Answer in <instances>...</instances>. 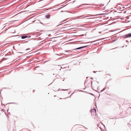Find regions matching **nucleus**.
Masks as SVG:
<instances>
[{"mask_svg":"<svg viewBox=\"0 0 131 131\" xmlns=\"http://www.w3.org/2000/svg\"><path fill=\"white\" fill-rule=\"evenodd\" d=\"M31 36H28L27 34H26L25 35H23L20 37H21V38L22 39H24L26 38H28V37H29V38Z\"/></svg>","mask_w":131,"mask_h":131,"instance_id":"obj_1","label":"nucleus"},{"mask_svg":"<svg viewBox=\"0 0 131 131\" xmlns=\"http://www.w3.org/2000/svg\"><path fill=\"white\" fill-rule=\"evenodd\" d=\"M124 37H126V38L131 37V33L125 35Z\"/></svg>","mask_w":131,"mask_h":131,"instance_id":"obj_2","label":"nucleus"},{"mask_svg":"<svg viewBox=\"0 0 131 131\" xmlns=\"http://www.w3.org/2000/svg\"><path fill=\"white\" fill-rule=\"evenodd\" d=\"M87 47V46H82V47H78L75 49H74L73 50H76L79 49H82L83 48H84L86 47Z\"/></svg>","mask_w":131,"mask_h":131,"instance_id":"obj_3","label":"nucleus"},{"mask_svg":"<svg viewBox=\"0 0 131 131\" xmlns=\"http://www.w3.org/2000/svg\"><path fill=\"white\" fill-rule=\"evenodd\" d=\"M96 112V110L95 108H94L92 110H91V113L92 114V113H93L94 112L95 113ZM93 114H94L93 113Z\"/></svg>","mask_w":131,"mask_h":131,"instance_id":"obj_4","label":"nucleus"},{"mask_svg":"<svg viewBox=\"0 0 131 131\" xmlns=\"http://www.w3.org/2000/svg\"><path fill=\"white\" fill-rule=\"evenodd\" d=\"M50 17V15L49 14H47L45 15V17L47 19H49Z\"/></svg>","mask_w":131,"mask_h":131,"instance_id":"obj_5","label":"nucleus"},{"mask_svg":"<svg viewBox=\"0 0 131 131\" xmlns=\"http://www.w3.org/2000/svg\"><path fill=\"white\" fill-rule=\"evenodd\" d=\"M28 42V41H26L25 42L23 43L21 42V43H20V44H19L18 45H19H19H21V46H23V45L24 43H26V42Z\"/></svg>","mask_w":131,"mask_h":131,"instance_id":"obj_6","label":"nucleus"},{"mask_svg":"<svg viewBox=\"0 0 131 131\" xmlns=\"http://www.w3.org/2000/svg\"><path fill=\"white\" fill-rule=\"evenodd\" d=\"M69 21H67L66 22H65V23H63V24H64V25H67L68 24H69Z\"/></svg>","mask_w":131,"mask_h":131,"instance_id":"obj_7","label":"nucleus"},{"mask_svg":"<svg viewBox=\"0 0 131 131\" xmlns=\"http://www.w3.org/2000/svg\"><path fill=\"white\" fill-rule=\"evenodd\" d=\"M63 54H64L63 53H60L59 54H56V55H59V56H60V55H63Z\"/></svg>","mask_w":131,"mask_h":131,"instance_id":"obj_8","label":"nucleus"},{"mask_svg":"<svg viewBox=\"0 0 131 131\" xmlns=\"http://www.w3.org/2000/svg\"><path fill=\"white\" fill-rule=\"evenodd\" d=\"M124 36H125V35H124V36H121V38H126V37H124Z\"/></svg>","mask_w":131,"mask_h":131,"instance_id":"obj_9","label":"nucleus"},{"mask_svg":"<svg viewBox=\"0 0 131 131\" xmlns=\"http://www.w3.org/2000/svg\"><path fill=\"white\" fill-rule=\"evenodd\" d=\"M105 89H106L105 88H104L103 90H101V92H102L103 91H104Z\"/></svg>","mask_w":131,"mask_h":131,"instance_id":"obj_10","label":"nucleus"},{"mask_svg":"<svg viewBox=\"0 0 131 131\" xmlns=\"http://www.w3.org/2000/svg\"><path fill=\"white\" fill-rule=\"evenodd\" d=\"M15 104V103L11 102V103H8L7 104Z\"/></svg>","mask_w":131,"mask_h":131,"instance_id":"obj_11","label":"nucleus"},{"mask_svg":"<svg viewBox=\"0 0 131 131\" xmlns=\"http://www.w3.org/2000/svg\"><path fill=\"white\" fill-rule=\"evenodd\" d=\"M104 14H100L99 15H104Z\"/></svg>","mask_w":131,"mask_h":131,"instance_id":"obj_12","label":"nucleus"},{"mask_svg":"<svg viewBox=\"0 0 131 131\" xmlns=\"http://www.w3.org/2000/svg\"><path fill=\"white\" fill-rule=\"evenodd\" d=\"M71 51V50H66V51H65L66 52H68V51Z\"/></svg>","mask_w":131,"mask_h":131,"instance_id":"obj_13","label":"nucleus"},{"mask_svg":"<svg viewBox=\"0 0 131 131\" xmlns=\"http://www.w3.org/2000/svg\"><path fill=\"white\" fill-rule=\"evenodd\" d=\"M83 15H82L79 17H83Z\"/></svg>","mask_w":131,"mask_h":131,"instance_id":"obj_14","label":"nucleus"},{"mask_svg":"<svg viewBox=\"0 0 131 131\" xmlns=\"http://www.w3.org/2000/svg\"><path fill=\"white\" fill-rule=\"evenodd\" d=\"M78 91H80V92H83V91H82V90H77ZM84 92H85V91H84Z\"/></svg>","mask_w":131,"mask_h":131,"instance_id":"obj_15","label":"nucleus"},{"mask_svg":"<svg viewBox=\"0 0 131 131\" xmlns=\"http://www.w3.org/2000/svg\"><path fill=\"white\" fill-rule=\"evenodd\" d=\"M90 94L91 95H94L93 94H92V93H90Z\"/></svg>","mask_w":131,"mask_h":131,"instance_id":"obj_16","label":"nucleus"},{"mask_svg":"<svg viewBox=\"0 0 131 131\" xmlns=\"http://www.w3.org/2000/svg\"><path fill=\"white\" fill-rule=\"evenodd\" d=\"M89 16H85L84 17H83V18H85V17H89Z\"/></svg>","mask_w":131,"mask_h":131,"instance_id":"obj_17","label":"nucleus"},{"mask_svg":"<svg viewBox=\"0 0 131 131\" xmlns=\"http://www.w3.org/2000/svg\"><path fill=\"white\" fill-rule=\"evenodd\" d=\"M68 90V89H64V90H63V91H66V90Z\"/></svg>","mask_w":131,"mask_h":131,"instance_id":"obj_18","label":"nucleus"},{"mask_svg":"<svg viewBox=\"0 0 131 131\" xmlns=\"http://www.w3.org/2000/svg\"><path fill=\"white\" fill-rule=\"evenodd\" d=\"M30 49H26V50H30Z\"/></svg>","mask_w":131,"mask_h":131,"instance_id":"obj_19","label":"nucleus"},{"mask_svg":"<svg viewBox=\"0 0 131 131\" xmlns=\"http://www.w3.org/2000/svg\"><path fill=\"white\" fill-rule=\"evenodd\" d=\"M93 73H95L96 72H95V71H93Z\"/></svg>","mask_w":131,"mask_h":131,"instance_id":"obj_20","label":"nucleus"},{"mask_svg":"<svg viewBox=\"0 0 131 131\" xmlns=\"http://www.w3.org/2000/svg\"><path fill=\"white\" fill-rule=\"evenodd\" d=\"M93 78H91V79L92 80H93Z\"/></svg>","mask_w":131,"mask_h":131,"instance_id":"obj_21","label":"nucleus"},{"mask_svg":"<svg viewBox=\"0 0 131 131\" xmlns=\"http://www.w3.org/2000/svg\"><path fill=\"white\" fill-rule=\"evenodd\" d=\"M6 26H5L4 27V28H3V29H4V28H5V27H6Z\"/></svg>","mask_w":131,"mask_h":131,"instance_id":"obj_22","label":"nucleus"},{"mask_svg":"<svg viewBox=\"0 0 131 131\" xmlns=\"http://www.w3.org/2000/svg\"><path fill=\"white\" fill-rule=\"evenodd\" d=\"M71 26H68V27H71Z\"/></svg>","mask_w":131,"mask_h":131,"instance_id":"obj_23","label":"nucleus"},{"mask_svg":"<svg viewBox=\"0 0 131 131\" xmlns=\"http://www.w3.org/2000/svg\"><path fill=\"white\" fill-rule=\"evenodd\" d=\"M126 42H128V41L127 40H126Z\"/></svg>","mask_w":131,"mask_h":131,"instance_id":"obj_24","label":"nucleus"},{"mask_svg":"<svg viewBox=\"0 0 131 131\" xmlns=\"http://www.w3.org/2000/svg\"><path fill=\"white\" fill-rule=\"evenodd\" d=\"M117 48V47L115 48H114V49H116V48Z\"/></svg>","mask_w":131,"mask_h":131,"instance_id":"obj_25","label":"nucleus"},{"mask_svg":"<svg viewBox=\"0 0 131 131\" xmlns=\"http://www.w3.org/2000/svg\"><path fill=\"white\" fill-rule=\"evenodd\" d=\"M63 57V56H62V57H59V58H61V57Z\"/></svg>","mask_w":131,"mask_h":131,"instance_id":"obj_26","label":"nucleus"},{"mask_svg":"<svg viewBox=\"0 0 131 131\" xmlns=\"http://www.w3.org/2000/svg\"><path fill=\"white\" fill-rule=\"evenodd\" d=\"M63 12V11H62H62H61V12Z\"/></svg>","mask_w":131,"mask_h":131,"instance_id":"obj_27","label":"nucleus"},{"mask_svg":"<svg viewBox=\"0 0 131 131\" xmlns=\"http://www.w3.org/2000/svg\"><path fill=\"white\" fill-rule=\"evenodd\" d=\"M68 29H71L69 28H68Z\"/></svg>","mask_w":131,"mask_h":131,"instance_id":"obj_28","label":"nucleus"},{"mask_svg":"<svg viewBox=\"0 0 131 131\" xmlns=\"http://www.w3.org/2000/svg\"><path fill=\"white\" fill-rule=\"evenodd\" d=\"M19 53H22V52H20Z\"/></svg>","mask_w":131,"mask_h":131,"instance_id":"obj_29","label":"nucleus"},{"mask_svg":"<svg viewBox=\"0 0 131 131\" xmlns=\"http://www.w3.org/2000/svg\"><path fill=\"white\" fill-rule=\"evenodd\" d=\"M103 39H101L100 40H102Z\"/></svg>","mask_w":131,"mask_h":131,"instance_id":"obj_30","label":"nucleus"},{"mask_svg":"<svg viewBox=\"0 0 131 131\" xmlns=\"http://www.w3.org/2000/svg\"><path fill=\"white\" fill-rule=\"evenodd\" d=\"M88 78V77H87L86 78Z\"/></svg>","mask_w":131,"mask_h":131,"instance_id":"obj_31","label":"nucleus"},{"mask_svg":"<svg viewBox=\"0 0 131 131\" xmlns=\"http://www.w3.org/2000/svg\"><path fill=\"white\" fill-rule=\"evenodd\" d=\"M33 91H34V92L35 91V90H33Z\"/></svg>","mask_w":131,"mask_h":131,"instance_id":"obj_32","label":"nucleus"},{"mask_svg":"<svg viewBox=\"0 0 131 131\" xmlns=\"http://www.w3.org/2000/svg\"><path fill=\"white\" fill-rule=\"evenodd\" d=\"M52 11H54V10H52Z\"/></svg>","mask_w":131,"mask_h":131,"instance_id":"obj_33","label":"nucleus"},{"mask_svg":"<svg viewBox=\"0 0 131 131\" xmlns=\"http://www.w3.org/2000/svg\"><path fill=\"white\" fill-rule=\"evenodd\" d=\"M37 67H39V66H37Z\"/></svg>","mask_w":131,"mask_h":131,"instance_id":"obj_34","label":"nucleus"},{"mask_svg":"<svg viewBox=\"0 0 131 131\" xmlns=\"http://www.w3.org/2000/svg\"><path fill=\"white\" fill-rule=\"evenodd\" d=\"M56 96V95H54V96Z\"/></svg>","mask_w":131,"mask_h":131,"instance_id":"obj_35","label":"nucleus"},{"mask_svg":"<svg viewBox=\"0 0 131 131\" xmlns=\"http://www.w3.org/2000/svg\"><path fill=\"white\" fill-rule=\"evenodd\" d=\"M15 32V31L14 32Z\"/></svg>","mask_w":131,"mask_h":131,"instance_id":"obj_36","label":"nucleus"},{"mask_svg":"<svg viewBox=\"0 0 131 131\" xmlns=\"http://www.w3.org/2000/svg\"><path fill=\"white\" fill-rule=\"evenodd\" d=\"M124 46L122 47H123Z\"/></svg>","mask_w":131,"mask_h":131,"instance_id":"obj_37","label":"nucleus"}]
</instances>
